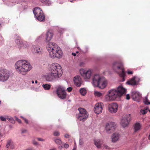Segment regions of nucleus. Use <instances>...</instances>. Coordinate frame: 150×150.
<instances>
[{
    "label": "nucleus",
    "mask_w": 150,
    "mask_h": 150,
    "mask_svg": "<svg viewBox=\"0 0 150 150\" xmlns=\"http://www.w3.org/2000/svg\"><path fill=\"white\" fill-rule=\"evenodd\" d=\"M92 83L94 86L98 87L100 89H103L107 86L108 81L104 77L99 74H96L94 76Z\"/></svg>",
    "instance_id": "20e7f679"
},
{
    "label": "nucleus",
    "mask_w": 150,
    "mask_h": 150,
    "mask_svg": "<svg viewBox=\"0 0 150 150\" xmlns=\"http://www.w3.org/2000/svg\"><path fill=\"white\" fill-rule=\"evenodd\" d=\"M103 103H101L96 104L94 109V112L97 114L100 113L103 110Z\"/></svg>",
    "instance_id": "dca6fc26"
},
{
    "label": "nucleus",
    "mask_w": 150,
    "mask_h": 150,
    "mask_svg": "<svg viewBox=\"0 0 150 150\" xmlns=\"http://www.w3.org/2000/svg\"><path fill=\"white\" fill-rule=\"evenodd\" d=\"M16 42L17 43V45L20 47H25V46L23 42L19 39H16Z\"/></svg>",
    "instance_id": "393cba45"
},
{
    "label": "nucleus",
    "mask_w": 150,
    "mask_h": 150,
    "mask_svg": "<svg viewBox=\"0 0 150 150\" xmlns=\"http://www.w3.org/2000/svg\"><path fill=\"white\" fill-rule=\"evenodd\" d=\"M72 55L74 56H75L76 55V54L75 53H74L73 52L72 53Z\"/></svg>",
    "instance_id": "603ef678"
},
{
    "label": "nucleus",
    "mask_w": 150,
    "mask_h": 150,
    "mask_svg": "<svg viewBox=\"0 0 150 150\" xmlns=\"http://www.w3.org/2000/svg\"><path fill=\"white\" fill-rule=\"evenodd\" d=\"M47 49L50 57L52 58H60L62 55L61 48L54 43L49 42L47 45Z\"/></svg>",
    "instance_id": "f03ea898"
},
{
    "label": "nucleus",
    "mask_w": 150,
    "mask_h": 150,
    "mask_svg": "<svg viewBox=\"0 0 150 150\" xmlns=\"http://www.w3.org/2000/svg\"><path fill=\"white\" fill-rule=\"evenodd\" d=\"M1 133H0V136H1Z\"/></svg>",
    "instance_id": "052dcab7"
},
{
    "label": "nucleus",
    "mask_w": 150,
    "mask_h": 150,
    "mask_svg": "<svg viewBox=\"0 0 150 150\" xmlns=\"http://www.w3.org/2000/svg\"><path fill=\"white\" fill-rule=\"evenodd\" d=\"M103 147L104 148H105L106 149H108L109 148V146L106 144H104L103 145Z\"/></svg>",
    "instance_id": "ea45409f"
},
{
    "label": "nucleus",
    "mask_w": 150,
    "mask_h": 150,
    "mask_svg": "<svg viewBox=\"0 0 150 150\" xmlns=\"http://www.w3.org/2000/svg\"><path fill=\"white\" fill-rule=\"evenodd\" d=\"M94 94L96 97H101L103 95V93L96 91H94Z\"/></svg>",
    "instance_id": "a878e982"
},
{
    "label": "nucleus",
    "mask_w": 150,
    "mask_h": 150,
    "mask_svg": "<svg viewBox=\"0 0 150 150\" xmlns=\"http://www.w3.org/2000/svg\"><path fill=\"white\" fill-rule=\"evenodd\" d=\"M32 143L34 145L37 146L39 145V144L38 143L34 140L33 141Z\"/></svg>",
    "instance_id": "f704fd0d"
},
{
    "label": "nucleus",
    "mask_w": 150,
    "mask_h": 150,
    "mask_svg": "<svg viewBox=\"0 0 150 150\" xmlns=\"http://www.w3.org/2000/svg\"><path fill=\"white\" fill-rule=\"evenodd\" d=\"M73 80L75 84L77 86L79 87L82 83V79L81 77L79 75L75 76Z\"/></svg>",
    "instance_id": "f3484780"
},
{
    "label": "nucleus",
    "mask_w": 150,
    "mask_h": 150,
    "mask_svg": "<svg viewBox=\"0 0 150 150\" xmlns=\"http://www.w3.org/2000/svg\"><path fill=\"white\" fill-rule=\"evenodd\" d=\"M33 13L36 18L40 21H44L45 16L41 10L38 8H35L33 11Z\"/></svg>",
    "instance_id": "1a4fd4ad"
},
{
    "label": "nucleus",
    "mask_w": 150,
    "mask_h": 150,
    "mask_svg": "<svg viewBox=\"0 0 150 150\" xmlns=\"http://www.w3.org/2000/svg\"><path fill=\"white\" fill-rule=\"evenodd\" d=\"M37 139L40 141H44L45 140L42 138H37Z\"/></svg>",
    "instance_id": "79ce46f5"
},
{
    "label": "nucleus",
    "mask_w": 150,
    "mask_h": 150,
    "mask_svg": "<svg viewBox=\"0 0 150 150\" xmlns=\"http://www.w3.org/2000/svg\"><path fill=\"white\" fill-rule=\"evenodd\" d=\"M126 90L122 85L118 86L116 89H113L108 91L105 96V99L107 101L115 100L117 98L121 96L126 92Z\"/></svg>",
    "instance_id": "f257e3e1"
},
{
    "label": "nucleus",
    "mask_w": 150,
    "mask_h": 150,
    "mask_svg": "<svg viewBox=\"0 0 150 150\" xmlns=\"http://www.w3.org/2000/svg\"><path fill=\"white\" fill-rule=\"evenodd\" d=\"M113 68L115 70L118 69L121 70V72H119L118 73L120 76L124 79L125 76V72L123 68V63L117 62H114L113 64Z\"/></svg>",
    "instance_id": "6e6552de"
},
{
    "label": "nucleus",
    "mask_w": 150,
    "mask_h": 150,
    "mask_svg": "<svg viewBox=\"0 0 150 150\" xmlns=\"http://www.w3.org/2000/svg\"><path fill=\"white\" fill-rule=\"evenodd\" d=\"M35 83H38V81L37 80H36L35 81Z\"/></svg>",
    "instance_id": "5fc2aeb1"
},
{
    "label": "nucleus",
    "mask_w": 150,
    "mask_h": 150,
    "mask_svg": "<svg viewBox=\"0 0 150 150\" xmlns=\"http://www.w3.org/2000/svg\"><path fill=\"white\" fill-rule=\"evenodd\" d=\"M10 76L9 71L3 68L0 69V81L5 82L9 78Z\"/></svg>",
    "instance_id": "0eeeda50"
},
{
    "label": "nucleus",
    "mask_w": 150,
    "mask_h": 150,
    "mask_svg": "<svg viewBox=\"0 0 150 150\" xmlns=\"http://www.w3.org/2000/svg\"><path fill=\"white\" fill-rule=\"evenodd\" d=\"M79 112L78 118L79 120L84 121L88 117V114L86 110L83 108H79L78 109Z\"/></svg>",
    "instance_id": "9d476101"
},
{
    "label": "nucleus",
    "mask_w": 150,
    "mask_h": 150,
    "mask_svg": "<svg viewBox=\"0 0 150 150\" xmlns=\"http://www.w3.org/2000/svg\"><path fill=\"white\" fill-rule=\"evenodd\" d=\"M54 142L58 145H60L62 144V142L59 139H56L54 140Z\"/></svg>",
    "instance_id": "c756f323"
},
{
    "label": "nucleus",
    "mask_w": 150,
    "mask_h": 150,
    "mask_svg": "<svg viewBox=\"0 0 150 150\" xmlns=\"http://www.w3.org/2000/svg\"><path fill=\"white\" fill-rule=\"evenodd\" d=\"M53 35V33L51 31H48L45 35V40L46 42H49L51 40Z\"/></svg>",
    "instance_id": "412c9836"
},
{
    "label": "nucleus",
    "mask_w": 150,
    "mask_h": 150,
    "mask_svg": "<svg viewBox=\"0 0 150 150\" xmlns=\"http://www.w3.org/2000/svg\"><path fill=\"white\" fill-rule=\"evenodd\" d=\"M79 71L81 75L85 80L89 79L93 73V70L91 69L86 70L84 69L81 68L79 69Z\"/></svg>",
    "instance_id": "423d86ee"
},
{
    "label": "nucleus",
    "mask_w": 150,
    "mask_h": 150,
    "mask_svg": "<svg viewBox=\"0 0 150 150\" xmlns=\"http://www.w3.org/2000/svg\"><path fill=\"white\" fill-rule=\"evenodd\" d=\"M149 111L150 112V110H149Z\"/></svg>",
    "instance_id": "680f3d73"
},
{
    "label": "nucleus",
    "mask_w": 150,
    "mask_h": 150,
    "mask_svg": "<svg viewBox=\"0 0 150 150\" xmlns=\"http://www.w3.org/2000/svg\"><path fill=\"white\" fill-rule=\"evenodd\" d=\"M0 118L2 121H6V118L3 116H1L0 117Z\"/></svg>",
    "instance_id": "e433bc0d"
},
{
    "label": "nucleus",
    "mask_w": 150,
    "mask_h": 150,
    "mask_svg": "<svg viewBox=\"0 0 150 150\" xmlns=\"http://www.w3.org/2000/svg\"><path fill=\"white\" fill-rule=\"evenodd\" d=\"M49 71L54 76L58 78L61 76L62 73L61 67L57 63L52 64L50 66Z\"/></svg>",
    "instance_id": "39448f33"
},
{
    "label": "nucleus",
    "mask_w": 150,
    "mask_h": 150,
    "mask_svg": "<svg viewBox=\"0 0 150 150\" xmlns=\"http://www.w3.org/2000/svg\"><path fill=\"white\" fill-rule=\"evenodd\" d=\"M72 150H75V148H74V149H72Z\"/></svg>",
    "instance_id": "13d9d810"
},
{
    "label": "nucleus",
    "mask_w": 150,
    "mask_h": 150,
    "mask_svg": "<svg viewBox=\"0 0 150 150\" xmlns=\"http://www.w3.org/2000/svg\"><path fill=\"white\" fill-rule=\"evenodd\" d=\"M140 81V79L139 77L134 76L128 81L126 82V83L132 86H134L138 84Z\"/></svg>",
    "instance_id": "2eb2a0df"
},
{
    "label": "nucleus",
    "mask_w": 150,
    "mask_h": 150,
    "mask_svg": "<svg viewBox=\"0 0 150 150\" xmlns=\"http://www.w3.org/2000/svg\"><path fill=\"white\" fill-rule=\"evenodd\" d=\"M94 144L98 148H100L103 144V142L100 139H96L94 140Z\"/></svg>",
    "instance_id": "b1692460"
},
{
    "label": "nucleus",
    "mask_w": 150,
    "mask_h": 150,
    "mask_svg": "<svg viewBox=\"0 0 150 150\" xmlns=\"http://www.w3.org/2000/svg\"><path fill=\"white\" fill-rule=\"evenodd\" d=\"M58 78V77H55L54 76L53 74H52L51 73L46 75L45 76V78L47 81H52L54 79Z\"/></svg>",
    "instance_id": "5701e85b"
},
{
    "label": "nucleus",
    "mask_w": 150,
    "mask_h": 150,
    "mask_svg": "<svg viewBox=\"0 0 150 150\" xmlns=\"http://www.w3.org/2000/svg\"><path fill=\"white\" fill-rule=\"evenodd\" d=\"M127 73L128 74H132L133 73V72L132 71H127Z\"/></svg>",
    "instance_id": "c03bdc74"
},
{
    "label": "nucleus",
    "mask_w": 150,
    "mask_h": 150,
    "mask_svg": "<svg viewBox=\"0 0 150 150\" xmlns=\"http://www.w3.org/2000/svg\"><path fill=\"white\" fill-rule=\"evenodd\" d=\"M120 134L117 132L113 133L111 137V141L113 143H115L119 141L120 138Z\"/></svg>",
    "instance_id": "a211bd4d"
},
{
    "label": "nucleus",
    "mask_w": 150,
    "mask_h": 150,
    "mask_svg": "<svg viewBox=\"0 0 150 150\" xmlns=\"http://www.w3.org/2000/svg\"><path fill=\"white\" fill-rule=\"evenodd\" d=\"M54 135L55 136H58L59 135V133L57 131L54 132L53 133Z\"/></svg>",
    "instance_id": "473e14b6"
},
{
    "label": "nucleus",
    "mask_w": 150,
    "mask_h": 150,
    "mask_svg": "<svg viewBox=\"0 0 150 150\" xmlns=\"http://www.w3.org/2000/svg\"><path fill=\"white\" fill-rule=\"evenodd\" d=\"M22 117V118H23H23H24L23 117Z\"/></svg>",
    "instance_id": "bf43d9fd"
},
{
    "label": "nucleus",
    "mask_w": 150,
    "mask_h": 150,
    "mask_svg": "<svg viewBox=\"0 0 150 150\" xmlns=\"http://www.w3.org/2000/svg\"><path fill=\"white\" fill-rule=\"evenodd\" d=\"M141 127V125L139 122H137L135 123L133 126L134 132H137L139 131Z\"/></svg>",
    "instance_id": "4be33fe9"
},
{
    "label": "nucleus",
    "mask_w": 150,
    "mask_h": 150,
    "mask_svg": "<svg viewBox=\"0 0 150 150\" xmlns=\"http://www.w3.org/2000/svg\"><path fill=\"white\" fill-rule=\"evenodd\" d=\"M23 119H24V121H25V122H26L27 123H28V121L25 118H23Z\"/></svg>",
    "instance_id": "09e8293b"
},
{
    "label": "nucleus",
    "mask_w": 150,
    "mask_h": 150,
    "mask_svg": "<svg viewBox=\"0 0 150 150\" xmlns=\"http://www.w3.org/2000/svg\"><path fill=\"white\" fill-rule=\"evenodd\" d=\"M149 139L150 140V135H149Z\"/></svg>",
    "instance_id": "4d7b16f0"
},
{
    "label": "nucleus",
    "mask_w": 150,
    "mask_h": 150,
    "mask_svg": "<svg viewBox=\"0 0 150 150\" xmlns=\"http://www.w3.org/2000/svg\"><path fill=\"white\" fill-rule=\"evenodd\" d=\"M131 119V116L130 114L127 115L122 119L120 124L123 127H127Z\"/></svg>",
    "instance_id": "f8f14e48"
},
{
    "label": "nucleus",
    "mask_w": 150,
    "mask_h": 150,
    "mask_svg": "<svg viewBox=\"0 0 150 150\" xmlns=\"http://www.w3.org/2000/svg\"><path fill=\"white\" fill-rule=\"evenodd\" d=\"M25 150H35L34 149L32 148H30Z\"/></svg>",
    "instance_id": "8fccbe9b"
},
{
    "label": "nucleus",
    "mask_w": 150,
    "mask_h": 150,
    "mask_svg": "<svg viewBox=\"0 0 150 150\" xmlns=\"http://www.w3.org/2000/svg\"><path fill=\"white\" fill-rule=\"evenodd\" d=\"M10 146V148L12 149H13L15 148V146L13 142L12 143V144H11Z\"/></svg>",
    "instance_id": "58836bf2"
},
{
    "label": "nucleus",
    "mask_w": 150,
    "mask_h": 150,
    "mask_svg": "<svg viewBox=\"0 0 150 150\" xmlns=\"http://www.w3.org/2000/svg\"><path fill=\"white\" fill-rule=\"evenodd\" d=\"M144 110H145L146 111H147V110H148V108L147 107L145 108Z\"/></svg>",
    "instance_id": "3c124183"
},
{
    "label": "nucleus",
    "mask_w": 150,
    "mask_h": 150,
    "mask_svg": "<svg viewBox=\"0 0 150 150\" xmlns=\"http://www.w3.org/2000/svg\"><path fill=\"white\" fill-rule=\"evenodd\" d=\"M42 86L45 90H48L50 89L51 85L50 84H43Z\"/></svg>",
    "instance_id": "bb28decb"
},
{
    "label": "nucleus",
    "mask_w": 150,
    "mask_h": 150,
    "mask_svg": "<svg viewBox=\"0 0 150 150\" xmlns=\"http://www.w3.org/2000/svg\"><path fill=\"white\" fill-rule=\"evenodd\" d=\"M16 71L18 73L24 75L32 68V66L28 61L24 60L18 61L15 66Z\"/></svg>",
    "instance_id": "7ed1b4c3"
},
{
    "label": "nucleus",
    "mask_w": 150,
    "mask_h": 150,
    "mask_svg": "<svg viewBox=\"0 0 150 150\" xmlns=\"http://www.w3.org/2000/svg\"><path fill=\"white\" fill-rule=\"evenodd\" d=\"M31 82H32V83H34V81H32Z\"/></svg>",
    "instance_id": "6e6d98bb"
},
{
    "label": "nucleus",
    "mask_w": 150,
    "mask_h": 150,
    "mask_svg": "<svg viewBox=\"0 0 150 150\" xmlns=\"http://www.w3.org/2000/svg\"><path fill=\"white\" fill-rule=\"evenodd\" d=\"M67 90L69 92H70L72 90V88L71 87H69L67 88Z\"/></svg>",
    "instance_id": "a19ab883"
},
{
    "label": "nucleus",
    "mask_w": 150,
    "mask_h": 150,
    "mask_svg": "<svg viewBox=\"0 0 150 150\" xmlns=\"http://www.w3.org/2000/svg\"><path fill=\"white\" fill-rule=\"evenodd\" d=\"M132 97L134 100L139 102L141 98V95L139 92H135L132 93Z\"/></svg>",
    "instance_id": "6ab92c4d"
},
{
    "label": "nucleus",
    "mask_w": 150,
    "mask_h": 150,
    "mask_svg": "<svg viewBox=\"0 0 150 150\" xmlns=\"http://www.w3.org/2000/svg\"><path fill=\"white\" fill-rule=\"evenodd\" d=\"M144 103L146 105L150 104V102L149 101L147 97H146L145 99L144 100Z\"/></svg>",
    "instance_id": "7c9ffc66"
},
{
    "label": "nucleus",
    "mask_w": 150,
    "mask_h": 150,
    "mask_svg": "<svg viewBox=\"0 0 150 150\" xmlns=\"http://www.w3.org/2000/svg\"><path fill=\"white\" fill-rule=\"evenodd\" d=\"M115 124L113 122H110L106 124L105 129L107 132L110 133L112 132L115 129Z\"/></svg>",
    "instance_id": "4468645a"
},
{
    "label": "nucleus",
    "mask_w": 150,
    "mask_h": 150,
    "mask_svg": "<svg viewBox=\"0 0 150 150\" xmlns=\"http://www.w3.org/2000/svg\"><path fill=\"white\" fill-rule=\"evenodd\" d=\"M33 52L34 53H37L39 54H42V51L40 47L37 46H34L32 50Z\"/></svg>",
    "instance_id": "aec40b11"
},
{
    "label": "nucleus",
    "mask_w": 150,
    "mask_h": 150,
    "mask_svg": "<svg viewBox=\"0 0 150 150\" xmlns=\"http://www.w3.org/2000/svg\"><path fill=\"white\" fill-rule=\"evenodd\" d=\"M64 148L67 149L69 147V145L68 144L65 143L64 145Z\"/></svg>",
    "instance_id": "4c0bfd02"
},
{
    "label": "nucleus",
    "mask_w": 150,
    "mask_h": 150,
    "mask_svg": "<svg viewBox=\"0 0 150 150\" xmlns=\"http://www.w3.org/2000/svg\"><path fill=\"white\" fill-rule=\"evenodd\" d=\"M147 112V111H146L145 110H141L140 112V114L141 115H144Z\"/></svg>",
    "instance_id": "2f4dec72"
},
{
    "label": "nucleus",
    "mask_w": 150,
    "mask_h": 150,
    "mask_svg": "<svg viewBox=\"0 0 150 150\" xmlns=\"http://www.w3.org/2000/svg\"><path fill=\"white\" fill-rule=\"evenodd\" d=\"M118 106L117 103H112L109 104L108 106L109 112L111 113H115L117 112Z\"/></svg>",
    "instance_id": "ddd939ff"
},
{
    "label": "nucleus",
    "mask_w": 150,
    "mask_h": 150,
    "mask_svg": "<svg viewBox=\"0 0 150 150\" xmlns=\"http://www.w3.org/2000/svg\"><path fill=\"white\" fill-rule=\"evenodd\" d=\"M13 142L11 139L8 140L7 142V144L6 146V148H8Z\"/></svg>",
    "instance_id": "cd10ccee"
},
{
    "label": "nucleus",
    "mask_w": 150,
    "mask_h": 150,
    "mask_svg": "<svg viewBox=\"0 0 150 150\" xmlns=\"http://www.w3.org/2000/svg\"><path fill=\"white\" fill-rule=\"evenodd\" d=\"M65 88L63 86H59L57 88L56 92L57 96L61 99L66 98L67 93L65 91Z\"/></svg>",
    "instance_id": "9b49d317"
},
{
    "label": "nucleus",
    "mask_w": 150,
    "mask_h": 150,
    "mask_svg": "<svg viewBox=\"0 0 150 150\" xmlns=\"http://www.w3.org/2000/svg\"><path fill=\"white\" fill-rule=\"evenodd\" d=\"M26 132V130H24V131H22V132L23 133H25V132Z\"/></svg>",
    "instance_id": "864d4df0"
},
{
    "label": "nucleus",
    "mask_w": 150,
    "mask_h": 150,
    "mask_svg": "<svg viewBox=\"0 0 150 150\" xmlns=\"http://www.w3.org/2000/svg\"><path fill=\"white\" fill-rule=\"evenodd\" d=\"M85 63L83 62H80L79 65L81 67H84L85 65Z\"/></svg>",
    "instance_id": "c9c22d12"
},
{
    "label": "nucleus",
    "mask_w": 150,
    "mask_h": 150,
    "mask_svg": "<svg viewBox=\"0 0 150 150\" xmlns=\"http://www.w3.org/2000/svg\"><path fill=\"white\" fill-rule=\"evenodd\" d=\"M79 91L81 94L83 96L85 95L86 93V90L84 88H81Z\"/></svg>",
    "instance_id": "c85d7f7f"
},
{
    "label": "nucleus",
    "mask_w": 150,
    "mask_h": 150,
    "mask_svg": "<svg viewBox=\"0 0 150 150\" xmlns=\"http://www.w3.org/2000/svg\"><path fill=\"white\" fill-rule=\"evenodd\" d=\"M126 99L127 100H129L130 99V96L129 94H127L126 96Z\"/></svg>",
    "instance_id": "37998d69"
},
{
    "label": "nucleus",
    "mask_w": 150,
    "mask_h": 150,
    "mask_svg": "<svg viewBox=\"0 0 150 150\" xmlns=\"http://www.w3.org/2000/svg\"><path fill=\"white\" fill-rule=\"evenodd\" d=\"M83 144V140L82 139H80L79 140V144L81 145H82Z\"/></svg>",
    "instance_id": "72a5a7b5"
},
{
    "label": "nucleus",
    "mask_w": 150,
    "mask_h": 150,
    "mask_svg": "<svg viewBox=\"0 0 150 150\" xmlns=\"http://www.w3.org/2000/svg\"><path fill=\"white\" fill-rule=\"evenodd\" d=\"M62 148H63V147L62 146H59V147H58V149H59L60 150L62 149Z\"/></svg>",
    "instance_id": "de8ad7c7"
},
{
    "label": "nucleus",
    "mask_w": 150,
    "mask_h": 150,
    "mask_svg": "<svg viewBox=\"0 0 150 150\" xmlns=\"http://www.w3.org/2000/svg\"><path fill=\"white\" fill-rule=\"evenodd\" d=\"M64 137L66 138H69V135L68 134H66L64 135Z\"/></svg>",
    "instance_id": "a18cd8bd"
},
{
    "label": "nucleus",
    "mask_w": 150,
    "mask_h": 150,
    "mask_svg": "<svg viewBox=\"0 0 150 150\" xmlns=\"http://www.w3.org/2000/svg\"><path fill=\"white\" fill-rule=\"evenodd\" d=\"M16 120L19 123H21V120L20 119L18 118H17Z\"/></svg>",
    "instance_id": "49530a36"
}]
</instances>
